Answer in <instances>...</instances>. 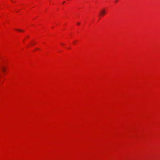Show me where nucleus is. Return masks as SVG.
Segmentation results:
<instances>
[{
	"mask_svg": "<svg viewBox=\"0 0 160 160\" xmlns=\"http://www.w3.org/2000/svg\"><path fill=\"white\" fill-rule=\"evenodd\" d=\"M1 68L3 71L4 72L5 71V69L4 67H2Z\"/></svg>",
	"mask_w": 160,
	"mask_h": 160,
	"instance_id": "obj_2",
	"label": "nucleus"
},
{
	"mask_svg": "<svg viewBox=\"0 0 160 160\" xmlns=\"http://www.w3.org/2000/svg\"><path fill=\"white\" fill-rule=\"evenodd\" d=\"M78 25H79L80 24V23L79 22H77V23Z\"/></svg>",
	"mask_w": 160,
	"mask_h": 160,
	"instance_id": "obj_4",
	"label": "nucleus"
},
{
	"mask_svg": "<svg viewBox=\"0 0 160 160\" xmlns=\"http://www.w3.org/2000/svg\"><path fill=\"white\" fill-rule=\"evenodd\" d=\"M115 1L116 2H117L118 1V0H115Z\"/></svg>",
	"mask_w": 160,
	"mask_h": 160,
	"instance_id": "obj_5",
	"label": "nucleus"
},
{
	"mask_svg": "<svg viewBox=\"0 0 160 160\" xmlns=\"http://www.w3.org/2000/svg\"><path fill=\"white\" fill-rule=\"evenodd\" d=\"M106 11L104 9H103L101 10L100 12V15L101 16H102L104 15L106 13Z\"/></svg>",
	"mask_w": 160,
	"mask_h": 160,
	"instance_id": "obj_1",
	"label": "nucleus"
},
{
	"mask_svg": "<svg viewBox=\"0 0 160 160\" xmlns=\"http://www.w3.org/2000/svg\"><path fill=\"white\" fill-rule=\"evenodd\" d=\"M17 30L18 31H20V32H22L23 31L21 30H20V29H17Z\"/></svg>",
	"mask_w": 160,
	"mask_h": 160,
	"instance_id": "obj_3",
	"label": "nucleus"
}]
</instances>
